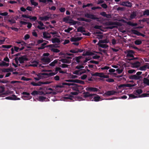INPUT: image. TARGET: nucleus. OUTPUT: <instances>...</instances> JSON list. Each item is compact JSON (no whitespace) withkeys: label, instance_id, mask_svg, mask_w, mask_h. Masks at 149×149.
<instances>
[{"label":"nucleus","instance_id":"29","mask_svg":"<svg viewBox=\"0 0 149 149\" xmlns=\"http://www.w3.org/2000/svg\"><path fill=\"white\" fill-rule=\"evenodd\" d=\"M97 45L100 47L104 48H107L109 46L108 45L106 44H102L101 43H98Z\"/></svg>","mask_w":149,"mask_h":149},{"label":"nucleus","instance_id":"11","mask_svg":"<svg viewBox=\"0 0 149 149\" xmlns=\"http://www.w3.org/2000/svg\"><path fill=\"white\" fill-rule=\"evenodd\" d=\"M22 98L24 100H29L31 98L32 96L30 95V94H21Z\"/></svg>","mask_w":149,"mask_h":149},{"label":"nucleus","instance_id":"55","mask_svg":"<svg viewBox=\"0 0 149 149\" xmlns=\"http://www.w3.org/2000/svg\"><path fill=\"white\" fill-rule=\"evenodd\" d=\"M87 77V75L86 74H84L82 76H81V78L82 80H84Z\"/></svg>","mask_w":149,"mask_h":149},{"label":"nucleus","instance_id":"32","mask_svg":"<svg viewBox=\"0 0 149 149\" xmlns=\"http://www.w3.org/2000/svg\"><path fill=\"white\" fill-rule=\"evenodd\" d=\"M13 71V69L12 68L4 69L2 70V72H9Z\"/></svg>","mask_w":149,"mask_h":149},{"label":"nucleus","instance_id":"28","mask_svg":"<svg viewBox=\"0 0 149 149\" xmlns=\"http://www.w3.org/2000/svg\"><path fill=\"white\" fill-rule=\"evenodd\" d=\"M132 65L133 68H137L140 66V63L139 61H136L133 63Z\"/></svg>","mask_w":149,"mask_h":149},{"label":"nucleus","instance_id":"8","mask_svg":"<svg viewBox=\"0 0 149 149\" xmlns=\"http://www.w3.org/2000/svg\"><path fill=\"white\" fill-rule=\"evenodd\" d=\"M51 15L49 14H48L47 16L40 17H39V19L43 21L49 20V19H51Z\"/></svg>","mask_w":149,"mask_h":149},{"label":"nucleus","instance_id":"48","mask_svg":"<svg viewBox=\"0 0 149 149\" xmlns=\"http://www.w3.org/2000/svg\"><path fill=\"white\" fill-rule=\"evenodd\" d=\"M12 47V46L10 45H3L2 47L3 48L9 49L10 48Z\"/></svg>","mask_w":149,"mask_h":149},{"label":"nucleus","instance_id":"33","mask_svg":"<svg viewBox=\"0 0 149 149\" xmlns=\"http://www.w3.org/2000/svg\"><path fill=\"white\" fill-rule=\"evenodd\" d=\"M60 61L64 63H70V60L66 59H62Z\"/></svg>","mask_w":149,"mask_h":149},{"label":"nucleus","instance_id":"60","mask_svg":"<svg viewBox=\"0 0 149 149\" xmlns=\"http://www.w3.org/2000/svg\"><path fill=\"white\" fill-rule=\"evenodd\" d=\"M31 3L32 5H34L35 6H37L38 5V4L37 3L35 2L34 1L31 2Z\"/></svg>","mask_w":149,"mask_h":149},{"label":"nucleus","instance_id":"45","mask_svg":"<svg viewBox=\"0 0 149 149\" xmlns=\"http://www.w3.org/2000/svg\"><path fill=\"white\" fill-rule=\"evenodd\" d=\"M135 44L136 45H139L142 43V42L141 40H137L135 41Z\"/></svg>","mask_w":149,"mask_h":149},{"label":"nucleus","instance_id":"21","mask_svg":"<svg viewBox=\"0 0 149 149\" xmlns=\"http://www.w3.org/2000/svg\"><path fill=\"white\" fill-rule=\"evenodd\" d=\"M18 58L20 63H23L25 61H26L27 59L25 56L19 57H18Z\"/></svg>","mask_w":149,"mask_h":149},{"label":"nucleus","instance_id":"58","mask_svg":"<svg viewBox=\"0 0 149 149\" xmlns=\"http://www.w3.org/2000/svg\"><path fill=\"white\" fill-rule=\"evenodd\" d=\"M20 24H21L22 25L20 26H22V25H25L27 24V22H25L20 21Z\"/></svg>","mask_w":149,"mask_h":149},{"label":"nucleus","instance_id":"22","mask_svg":"<svg viewBox=\"0 0 149 149\" xmlns=\"http://www.w3.org/2000/svg\"><path fill=\"white\" fill-rule=\"evenodd\" d=\"M147 69H149V64L148 63L146 65L141 67L140 68V70H145Z\"/></svg>","mask_w":149,"mask_h":149},{"label":"nucleus","instance_id":"37","mask_svg":"<svg viewBox=\"0 0 149 149\" xmlns=\"http://www.w3.org/2000/svg\"><path fill=\"white\" fill-rule=\"evenodd\" d=\"M9 65L8 63H6L3 61L0 63V66H8Z\"/></svg>","mask_w":149,"mask_h":149},{"label":"nucleus","instance_id":"46","mask_svg":"<svg viewBox=\"0 0 149 149\" xmlns=\"http://www.w3.org/2000/svg\"><path fill=\"white\" fill-rule=\"evenodd\" d=\"M65 81L71 83H76V79H68L66 80Z\"/></svg>","mask_w":149,"mask_h":149},{"label":"nucleus","instance_id":"1","mask_svg":"<svg viewBox=\"0 0 149 149\" xmlns=\"http://www.w3.org/2000/svg\"><path fill=\"white\" fill-rule=\"evenodd\" d=\"M72 95L67 94L63 97V100L64 101H74V100H81L82 97L79 96L77 95L79 94H71Z\"/></svg>","mask_w":149,"mask_h":149},{"label":"nucleus","instance_id":"17","mask_svg":"<svg viewBox=\"0 0 149 149\" xmlns=\"http://www.w3.org/2000/svg\"><path fill=\"white\" fill-rule=\"evenodd\" d=\"M125 53L127 54V57H133L134 52L132 50H127L125 52Z\"/></svg>","mask_w":149,"mask_h":149},{"label":"nucleus","instance_id":"39","mask_svg":"<svg viewBox=\"0 0 149 149\" xmlns=\"http://www.w3.org/2000/svg\"><path fill=\"white\" fill-rule=\"evenodd\" d=\"M50 50L55 53H58L60 52V50L56 48H52L50 49Z\"/></svg>","mask_w":149,"mask_h":149},{"label":"nucleus","instance_id":"36","mask_svg":"<svg viewBox=\"0 0 149 149\" xmlns=\"http://www.w3.org/2000/svg\"><path fill=\"white\" fill-rule=\"evenodd\" d=\"M93 54L92 52L89 51H87L83 53V55L85 56H91Z\"/></svg>","mask_w":149,"mask_h":149},{"label":"nucleus","instance_id":"24","mask_svg":"<svg viewBox=\"0 0 149 149\" xmlns=\"http://www.w3.org/2000/svg\"><path fill=\"white\" fill-rule=\"evenodd\" d=\"M43 37L44 38H49L51 37L50 33L46 32H44L43 33Z\"/></svg>","mask_w":149,"mask_h":149},{"label":"nucleus","instance_id":"40","mask_svg":"<svg viewBox=\"0 0 149 149\" xmlns=\"http://www.w3.org/2000/svg\"><path fill=\"white\" fill-rule=\"evenodd\" d=\"M50 33L52 34L54 36H57V34H58V33L57 31H54L53 30H52V31Z\"/></svg>","mask_w":149,"mask_h":149},{"label":"nucleus","instance_id":"34","mask_svg":"<svg viewBox=\"0 0 149 149\" xmlns=\"http://www.w3.org/2000/svg\"><path fill=\"white\" fill-rule=\"evenodd\" d=\"M109 40H108L107 39H106L103 40H100L98 42V43H101L102 44H106V43H108L109 42Z\"/></svg>","mask_w":149,"mask_h":149},{"label":"nucleus","instance_id":"61","mask_svg":"<svg viewBox=\"0 0 149 149\" xmlns=\"http://www.w3.org/2000/svg\"><path fill=\"white\" fill-rule=\"evenodd\" d=\"M8 15V13L7 12H5L3 13H0V15L3 16H6Z\"/></svg>","mask_w":149,"mask_h":149},{"label":"nucleus","instance_id":"35","mask_svg":"<svg viewBox=\"0 0 149 149\" xmlns=\"http://www.w3.org/2000/svg\"><path fill=\"white\" fill-rule=\"evenodd\" d=\"M143 82L145 84L149 86V79L148 78H144L143 79Z\"/></svg>","mask_w":149,"mask_h":149},{"label":"nucleus","instance_id":"31","mask_svg":"<svg viewBox=\"0 0 149 149\" xmlns=\"http://www.w3.org/2000/svg\"><path fill=\"white\" fill-rule=\"evenodd\" d=\"M58 63V60L57 59L53 61L49 64L50 66L53 67L55 66V65Z\"/></svg>","mask_w":149,"mask_h":149},{"label":"nucleus","instance_id":"53","mask_svg":"<svg viewBox=\"0 0 149 149\" xmlns=\"http://www.w3.org/2000/svg\"><path fill=\"white\" fill-rule=\"evenodd\" d=\"M103 95L104 97H109L111 95H113L114 94H102Z\"/></svg>","mask_w":149,"mask_h":149},{"label":"nucleus","instance_id":"27","mask_svg":"<svg viewBox=\"0 0 149 149\" xmlns=\"http://www.w3.org/2000/svg\"><path fill=\"white\" fill-rule=\"evenodd\" d=\"M136 16V13L135 12H133L130 15V16L129 19L130 20L132 19L135 18Z\"/></svg>","mask_w":149,"mask_h":149},{"label":"nucleus","instance_id":"50","mask_svg":"<svg viewBox=\"0 0 149 149\" xmlns=\"http://www.w3.org/2000/svg\"><path fill=\"white\" fill-rule=\"evenodd\" d=\"M70 52L74 53H78V51H77V49L70 50Z\"/></svg>","mask_w":149,"mask_h":149},{"label":"nucleus","instance_id":"64","mask_svg":"<svg viewBox=\"0 0 149 149\" xmlns=\"http://www.w3.org/2000/svg\"><path fill=\"white\" fill-rule=\"evenodd\" d=\"M3 61L6 62H7L8 63V62H9V59L8 58L6 57L3 59Z\"/></svg>","mask_w":149,"mask_h":149},{"label":"nucleus","instance_id":"7","mask_svg":"<svg viewBox=\"0 0 149 149\" xmlns=\"http://www.w3.org/2000/svg\"><path fill=\"white\" fill-rule=\"evenodd\" d=\"M135 86L133 84H121L118 86V88L120 89H125L126 87H131Z\"/></svg>","mask_w":149,"mask_h":149},{"label":"nucleus","instance_id":"3","mask_svg":"<svg viewBox=\"0 0 149 149\" xmlns=\"http://www.w3.org/2000/svg\"><path fill=\"white\" fill-rule=\"evenodd\" d=\"M57 72H52L49 73H39L36 74L38 77H39L40 79H43L55 75Z\"/></svg>","mask_w":149,"mask_h":149},{"label":"nucleus","instance_id":"49","mask_svg":"<svg viewBox=\"0 0 149 149\" xmlns=\"http://www.w3.org/2000/svg\"><path fill=\"white\" fill-rule=\"evenodd\" d=\"M81 58V57L80 56H78L76 57L75 58L76 61L78 63H79V60Z\"/></svg>","mask_w":149,"mask_h":149},{"label":"nucleus","instance_id":"57","mask_svg":"<svg viewBox=\"0 0 149 149\" xmlns=\"http://www.w3.org/2000/svg\"><path fill=\"white\" fill-rule=\"evenodd\" d=\"M101 6L104 9H106L107 8V6L105 3H103L101 4Z\"/></svg>","mask_w":149,"mask_h":149},{"label":"nucleus","instance_id":"16","mask_svg":"<svg viewBox=\"0 0 149 149\" xmlns=\"http://www.w3.org/2000/svg\"><path fill=\"white\" fill-rule=\"evenodd\" d=\"M5 99L12 100H19L20 99L19 98L17 97L15 95H13L11 96L6 97Z\"/></svg>","mask_w":149,"mask_h":149},{"label":"nucleus","instance_id":"10","mask_svg":"<svg viewBox=\"0 0 149 149\" xmlns=\"http://www.w3.org/2000/svg\"><path fill=\"white\" fill-rule=\"evenodd\" d=\"M41 60L43 63H44V64H48L51 61L50 58L47 57H44L42 58Z\"/></svg>","mask_w":149,"mask_h":149},{"label":"nucleus","instance_id":"12","mask_svg":"<svg viewBox=\"0 0 149 149\" xmlns=\"http://www.w3.org/2000/svg\"><path fill=\"white\" fill-rule=\"evenodd\" d=\"M120 4L121 5L128 7H131L132 6V3L129 1H123L120 2Z\"/></svg>","mask_w":149,"mask_h":149},{"label":"nucleus","instance_id":"19","mask_svg":"<svg viewBox=\"0 0 149 149\" xmlns=\"http://www.w3.org/2000/svg\"><path fill=\"white\" fill-rule=\"evenodd\" d=\"M39 25H38L37 27L40 29H45V26L42 22L40 21H37Z\"/></svg>","mask_w":149,"mask_h":149},{"label":"nucleus","instance_id":"59","mask_svg":"<svg viewBox=\"0 0 149 149\" xmlns=\"http://www.w3.org/2000/svg\"><path fill=\"white\" fill-rule=\"evenodd\" d=\"M106 81L109 82H113L114 81V80L112 79L109 78L106 80Z\"/></svg>","mask_w":149,"mask_h":149},{"label":"nucleus","instance_id":"5","mask_svg":"<svg viewBox=\"0 0 149 149\" xmlns=\"http://www.w3.org/2000/svg\"><path fill=\"white\" fill-rule=\"evenodd\" d=\"M63 21L66 23L71 24H77L76 21L70 18L69 16H67L63 19Z\"/></svg>","mask_w":149,"mask_h":149},{"label":"nucleus","instance_id":"43","mask_svg":"<svg viewBox=\"0 0 149 149\" xmlns=\"http://www.w3.org/2000/svg\"><path fill=\"white\" fill-rule=\"evenodd\" d=\"M8 21L11 24H13L16 23L15 20L14 19H9Z\"/></svg>","mask_w":149,"mask_h":149},{"label":"nucleus","instance_id":"38","mask_svg":"<svg viewBox=\"0 0 149 149\" xmlns=\"http://www.w3.org/2000/svg\"><path fill=\"white\" fill-rule=\"evenodd\" d=\"M131 31L132 33L138 36L139 34V32H138L137 30L134 29L132 30Z\"/></svg>","mask_w":149,"mask_h":149},{"label":"nucleus","instance_id":"20","mask_svg":"<svg viewBox=\"0 0 149 149\" xmlns=\"http://www.w3.org/2000/svg\"><path fill=\"white\" fill-rule=\"evenodd\" d=\"M85 17L87 18H91L92 19H98V18H97L95 16L91 14L88 13L86 14L85 15Z\"/></svg>","mask_w":149,"mask_h":149},{"label":"nucleus","instance_id":"9","mask_svg":"<svg viewBox=\"0 0 149 149\" xmlns=\"http://www.w3.org/2000/svg\"><path fill=\"white\" fill-rule=\"evenodd\" d=\"M86 91L91 92H99V90L95 88L88 87L86 88Z\"/></svg>","mask_w":149,"mask_h":149},{"label":"nucleus","instance_id":"26","mask_svg":"<svg viewBox=\"0 0 149 149\" xmlns=\"http://www.w3.org/2000/svg\"><path fill=\"white\" fill-rule=\"evenodd\" d=\"M81 37H72L70 38V40L72 42H75L80 40L81 39Z\"/></svg>","mask_w":149,"mask_h":149},{"label":"nucleus","instance_id":"2","mask_svg":"<svg viewBox=\"0 0 149 149\" xmlns=\"http://www.w3.org/2000/svg\"><path fill=\"white\" fill-rule=\"evenodd\" d=\"M84 97L86 99H89L91 101H94L95 102H98L100 100L101 98L98 95L95 96L96 94H84Z\"/></svg>","mask_w":149,"mask_h":149},{"label":"nucleus","instance_id":"18","mask_svg":"<svg viewBox=\"0 0 149 149\" xmlns=\"http://www.w3.org/2000/svg\"><path fill=\"white\" fill-rule=\"evenodd\" d=\"M86 72L85 70L84 71H81V70H76L73 72V73L74 74L80 75L82 74L85 73Z\"/></svg>","mask_w":149,"mask_h":149},{"label":"nucleus","instance_id":"25","mask_svg":"<svg viewBox=\"0 0 149 149\" xmlns=\"http://www.w3.org/2000/svg\"><path fill=\"white\" fill-rule=\"evenodd\" d=\"M141 77L140 76H137L136 74L134 75L131 76L130 78L132 79L139 80V79Z\"/></svg>","mask_w":149,"mask_h":149},{"label":"nucleus","instance_id":"14","mask_svg":"<svg viewBox=\"0 0 149 149\" xmlns=\"http://www.w3.org/2000/svg\"><path fill=\"white\" fill-rule=\"evenodd\" d=\"M30 65H29V66H32L33 67H37L38 65V61H32L29 62Z\"/></svg>","mask_w":149,"mask_h":149},{"label":"nucleus","instance_id":"23","mask_svg":"<svg viewBox=\"0 0 149 149\" xmlns=\"http://www.w3.org/2000/svg\"><path fill=\"white\" fill-rule=\"evenodd\" d=\"M48 99L45 97L40 96L38 97V100L40 101L43 102L44 101H47Z\"/></svg>","mask_w":149,"mask_h":149},{"label":"nucleus","instance_id":"41","mask_svg":"<svg viewBox=\"0 0 149 149\" xmlns=\"http://www.w3.org/2000/svg\"><path fill=\"white\" fill-rule=\"evenodd\" d=\"M75 84L73 83H63V85H67L69 86H74Z\"/></svg>","mask_w":149,"mask_h":149},{"label":"nucleus","instance_id":"42","mask_svg":"<svg viewBox=\"0 0 149 149\" xmlns=\"http://www.w3.org/2000/svg\"><path fill=\"white\" fill-rule=\"evenodd\" d=\"M76 83L82 84H84V82L83 81L79 80L78 79H76Z\"/></svg>","mask_w":149,"mask_h":149},{"label":"nucleus","instance_id":"44","mask_svg":"<svg viewBox=\"0 0 149 149\" xmlns=\"http://www.w3.org/2000/svg\"><path fill=\"white\" fill-rule=\"evenodd\" d=\"M143 15H149V10H145L143 13Z\"/></svg>","mask_w":149,"mask_h":149},{"label":"nucleus","instance_id":"30","mask_svg":"<svg viewBox=\"0 0 149 149\" xmlns=\"http://www.w3.org/2000/svg\"><path fill=\"white\" fill-rule=\"evenodd\" d=\"M52 40L53 43H59L60 42L59 39L56 38L52 39Z\"/></svg>","mask_w":149,"mask_h":149},{"label":"nucleus","instance_id":"15","mask_svg":"<svg viewBox=\"0 0 149 149\" xmlns=\"http://www.w3.org/2000/svg\"><path fill=\"white\" fill-rule=\"evenodd\" d=\"M94 75L104 78H108L109 77L107 75H104L103 73L96 72L94 74Z\"/></svg>","mask_w":149,"mask_h":149},{"label":"nucleus","instance_id":"62","mask_svg":"<svg viewBox=\"0 0 149 149\" xmlns=\"http://www.w3.org/2000/svg\"><path fill=\"white\" fill-rule=\"evenodd\" d=\"M68 66V65L65 64H62L61 65V67L63 68H67Z\"/></svg>","mask_w":149,"mask_h":149},{"label":"nucleus","instance_id":"13","mask_svg":"<svg viewBox=\"0 0 149 149\" xmlns=\"http://www.w3.org/2000/svg\"><path fill=\"white\" fill-rule=\"evenodd\" d=\"M49 83L47 82H42L41 81H39L37 83L34 82H32L31 83V84L34 86H40L42 84H47Z\"/></svg>","mask_w":149,"mask_h":149},{"label":"nucleus","instance_id":"47","mask_svg":"<svg viewBox=\"0 0 149 149\" xmlns=\"http://www.w3.org/2000/svg\"><path fill=\"white\" fill-rule=\"evenodd\" d=\"M14 60H15V62L19 66H20V64H19L18 61H19L18 57L15 58Z\"/></svg>","mask_w":149,"mask_h":149},{"label":"nucleus","instance_id":"56","mask_svg":"<svg viewBox=\"0 0 149 149\" xmlns=\"http://www.w3.org/2000/svg\"><path fill=\"white\" fill-rule=\"evenodd\" d=\"M111 42L113 45H115L116 44V41L115 39H113L111 40Z\"/></svg>","mask_w":149,"mask_h":149},{"label":"nucleus","instance_id":"6","mask_svg":"<svg viewBox=\"0 0 149 149\" xmlns=\"http://www.w3.org/2000/svg\"><path fill=\"white\" fill-rule=\"evenodd\" d=\"M77 32H80L82 33L84 35L89 36L90 35V33L89 32L84 33L86 32L85 29L83 26H79L77 28Z\"/></svg>","mask_w":149,"mask_h":149},{"label":"nucleus","instance_id":"54","mask_svg":"<svg viewBox=\"0 0 149 149\" xmlns=\"http://www.w3.org/2000/svg\"><path fill=\"white\" fill-rule=\"evenodd\" d=\"M72 30V28H69L67 29H65L64 31L65 32L69 33L70 31Z\"/></svg>","mask_w":149,"mask_h":149},{"label":"nucleus","instance_id":"63","mask_svg":"<svg viewBox=\"0 0 149 149\" xmlns=\"http://www.w3.org/2000/svg\"><path fill=\"white\" fill-rule=\"evenodd\" d=\"M4 90V88L3 86L0 87V93L3 92Z\"/></svg>","mask_w":149,"mask_h":149},{"label":"nucleus","instance_id":"52","mask_svg":"<svg viewBox=\"0 0 149 149\" xmlns=\"http://www.w3.org/2000/svg\"><path fill=\"white\" fill-rule=\"evenodd\" d=\"M84 66L82 65H79L76 66L75 68L77 69H80L81 68H83Z\"/></svg>","mask_w":149,"mask_h":149},{"label":"nucleus","instance_id":"4","mask_svg":"<svg viewBox=\"0 0 149 149\" xmlns=\"http://www.w3.org/2000/svg\"><path fill=\"white\" fill-rule=\"evenodd\" d=\"M136 95H135L132 94H127L129 96V98L134 99L137 97H149V94H134Z\"/></svg>","mask_w":149,"mask_h":149},{"label":"nucleus","instance_id":"51","mask_svg":"<svg viewBox=\"0 0 149 149\" xmlns=\"http://www.w3.org/2000/svg\"><path fill=\"white\" fill-rule=\"evenodd\" d=\"M29 38V34H27L24 36V39L25 40H26L27 39Z\"/></svg>","mask_w":149,"mask_h":149}]
</instances>
